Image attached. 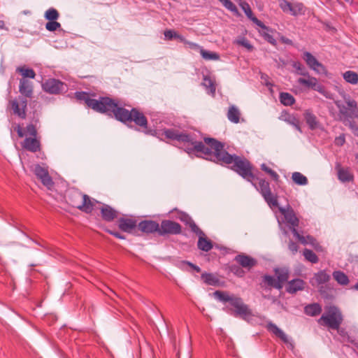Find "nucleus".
<instances>
[{
  "mask_svg": "<svg viewBox=\"0 0 358 358\" xmlns=\"http://www.w3.org/2000/svg\"><path fill=\"white\" fill-rule=\"evenodd\" d=\"M352 289L358 291V280H357V282L353 287H352Z\"/></svg>",
  "mask_w": 358,
  "mask_h": 358,
  "instance_id": "62",
  "label": "nucleus"
},
{
  "mask_svg": "<svg viewBox=\"0 0 358 358\" xmlns=\"http://www.w3.org/2000/svg\"><path fill=\"white\" fill-rule=\"evenodd\" d=\"M292 3L287 0H280L279 6L284 13H289L290 8H292Z\"/></svg>",
  "mask_w": 358,
  "mask_h": 358,
  "instance_id": "48",
  "label": "nucleus"
},
{
  "mask_svg": "<svg viewBox=\"0 0 358 358\" xmlns=\"http://www.w3.org/2000/svg\"><path fill=\"white\" fill-rule=\"evenodd\" d=\"M306 282L300 278H295L288 282L286 291L289 294H295L298 291L303 290Z\"/></svg>",
  "mask_w": 358,
  "mask_h": 358,
  "instance_id": "22",
  "label": "nucleus"
},
{
  "mask_svg": "<svg viewBox=\"0 0 358 358\" xmlns=\"http://www.w3.org/2000/svg\"><path fill=\"white\" fill-rule=\"evenodd\" d=\"M101 217L106 222H112L117 217V212L111 206L104 204L101 208Z\"/></svg>",
  "mask_w": 358,
  "mask_h": 358,
  "instance_id": "24",
  "label": "nucleus"
},
{
  "mask_svg": "<svg viewBox=\"0 0 358 358\" xmlns=\"http://www.w3.org/2000/svg\"><path fill=\"white\" fill-rule=\"evenodd\" d=\"M59 17V13L55 8H48L44 14V17L48 21L57 20Z\"/></svg>",
  "mask_w": 358,
  "mask_h": 358,
  "instance_id": "44",
  "label": "nucleus"
},
{
  "mask_svg": "<svg viewBox=\"0 0 358 358\" xmlns=\"http://www.w3.org/2000/svg\"><path fill=\"white\" fill-rule=\"evenodd\" d=\"M306 11V8L303 3L296 2L292 4V8L289 10V14L293 16H298L301 15H304Z\"/></svg>",
  "mask_w": 358,
  "mask_h": 358,
  "instance_id": "35",
  "label": "nucleus"
},
{
  "mask_svg": "<svg viewBox=\"0 0 358 358\" xmlns=\"http://www.w3.org/2000/svg\"><path fill=\"white\" fill-rule=\"evenodd\" d=\"M279 211L283 216V222L289 229L294 236L302 244H307L308 242L306 237L301 235L297 230V227L299 225V220L296 217L293 208L290 206H288L287 208L280 207Z\"/></svg>",
  "mask_w": 358,
  "mask_h": 358,
  "instance_id": "8",
  "label": "nucleus"
},
{
  "mask_svg": "<svg viewBox=\"0 0 358 358\" xmlns=\"http://www.w3.org/2000/svg\"><path fill=\"white\" fill-rule=\"evenodd\" d=\"M16 72L22 75L23 77L22 79H26L27 78L34 79L36 77L34 69L28 68L25 65L17 67Z\"/></svg>",
  "mask_w": 358,
  "mask_h": 358,
  "instance_id": "33",
  "label": "nucleus"
},
{
  "mask_svg": "<svg viewBox=\"0 0 358 358\" xmlns=\"http://www.w3.org/2000/svg\"><path fill=\"white\" fill-rule=\"evenodd\" d=\"M166 135L169 138L187 143L186 152L188 154H196L221 165H229L231 170L249 182L255 179L250 162L244 157L229 154L224 150V144L215 138H204L205 145L196 141L192 135L180 134L176 131L166 130Z\"/></svg>",
  "mask_w": 358,
  "mask_h": 358,
  "instance_id": "1",
  "label": "nucleus"
},
{
  "mask_svg": "<svg viewBox=\"0 0 358 358\" xmlns=\"http://www.w3.org/2000/svg\"><path fill=\"white\" fill-rule=\"evenodd\" d=\"M288 248L292 252L293 255H295L299 250V245L296 243L290 240L288 243Z\"/></svg>",
  "mask_w": 358,
  "mask_h": 358,
  "instance_id": "52",
  "label": "nucleus"
},
{
  "mask_svg": "<svg viewBox=\"0 0 358 358\" xmlns=\"http://www.w3.org/2000/svg\"><path fill=\"white\" fill-rule=\"evenodd\" d=\"M307 76L308 77V79L299 78L297 80V83L300 85H305L313 89H315V87L317 84V78L314 77H310L309 75Z\"/></svg>",
  "mask_w": 358,
  "mask_h": 358,
  "instance_id": "41",
  "label": "nucleus"
},
{
  "mask_svg": "<svg viewBox=\"0 0 358 358\" xmlns=\"http://www.w3.org/2000/svg\"><path fill=\"white\" fill-rule=\"evenodd\" d=\"M201 85L205 87L207 93L212 96H214L216 91V86L215 82L208 76H203V82Z\"/></svg>",
  "mask_w": 358,
  "mask_h": 358,
  "instance_id": "27",
  "label": "nucleus"
},
{
  "mask_svg": "<svg viewBox=\"0 0 358 358\" xmlns=\"http://www.w3.org/2000/svg\"><path fill=\"white\" fill-rule=\"evenodd\" d=\"M66 203L72 208H76L85 213H91L97 201L83 194L79 189L72 188L66 192Z\"/></svg>",
  "mask_w": 358,
  "mask_h": 358,
  "instance_id": "6",
  "label": "nucleus"
},
{
  "mask_svg": "<svg viewBox=\"0 0 358 358\" xmlns=\"http://www.w3.org/2000/svg\"><path fill=\"white\" fill-rule=\"evenodd\" d=\"M185 45H187L190 49L199 51L200 53H201V49H203V47L200 46L197 43L190 42L188 41H187Z\"/></svg>",
  "mask_w": 358,
  "mask_h": 358,
  "instance_id": "54",
  "label": "nucleus"
},
{
  "mask_svg": "<svg viewBox=\"0 0 358 358\" xmlns=\"http://www.w3.org/2000/svg\"><path fill=\"white\" fill-rule=\"evenodd\" d=\"M303 59L306 62L307 65L318 73L326 72L325 66L320 63L310 52H305L303 53Z\"/></svg>",
  "mask_w": 358,
  "mask_h": 358,
  "instance_id": "14",
  "label": "nucleus"
},
{
  "mask_svg": "<svg viewBox=\"0 0 358 358\" xmlns=\"http://www.w3.org/2000/svg\"><path fill=\"white\" fill-rule=\"evenodd\" d=\"M175 38L178 39L180 42L183 43L184 44H185L187 42L185 38L183 36L178 34L177 32L176 33Z\"/></svg>",
  "mask_w": 358,
  "mask_h": 358,
  "instance_id": "60",
  "label": "nucleus"
},
{
  "mask_svg": "<svg viewBox=\"0 0 358 358\" xmlns=\"http://www.w3.org/2000/svg\"><path fill=\"white\" fill-rule=\"evenodd\" d=\"M334 280L341 285H347L350 280L348 275L341 271H335L332 273Z\"/></svg>",
  "mask_w": 358,
  "mask_h": 358,
  "instance_id": "34",
  "label": "nucleus"
},
{
  "mask_svg": "<svg viewBox=\"0 0 358 358\" xmlns=\"http://www.w3.org/2000/svg\"><path fill=\"white\" fill-rule=\"evenodd\" d=\"M330 275L326 272L325 270L320 271L315 273L313 279L317 285H322L327 282L330 280Z\"/></svg>",
  "mask_w": 358,
  "mask_h": 358,
  "instance_id": "37",
  "label": "nucleus"
},
{
  "mask_svg": "<svg viewBox=\"0 0 358 358\" xmlns=\"http://www.w3.org/2000/svg\"><path fill=\"white\" fill-rule=\"evenodd\" d=\"M234 260L238 263L241 266L245 268L248 270L251 269L257 264V262L255 258L245 254L236 255Z\"/></svg>",
  "mask_w": 358,
  "mask_h": 358,
  "instance_id": "20",
  "label": "nucleus"
},
{
  "mask_svg": "<svg viewBox=\"0 0 358 358\" xmlns=\"http://www.w3.org/2000/svg\"><path fill=\"white\" fill-rule=\"evenodd\" d=\"M303 254L305 259L313 264H316L319 262V258L317 255L310 249H304Z\"/></svg>",
  "mask_w": 358,
  "mask_h": 358,
  "instance_id": "43",
  "label": "nucleus"
},
{
  "mask_svg": "<svg viewBox=\"0 0 358 358\" xmlns=\"http://www.w3.org/2000/svg\"><path fill=\"white\" fill-rule=\"evenodd\" d=\"M43 90L50 94H60L66 92L68 85L66 83L56 78H48L42 84Z\"/></svg>",
  "mask_w": 358,
  "mask_h": 358,
  "instance_id": "11",
  "label": "nucleus"
},
{
  "mask_svg": "<svg viewBox=\"0 0 358 358\" xmlns=\"http://www.w3.org/2000/svg\"><path fill=\"white\" fill-rule=\"evenodd\" d=\"M229 270L238 278H243L245 275V271L243 269L242 266L241 267L239 265L232 264L229 266Z\"/></svg>",
  "mask_w": 358,
  "mask_h": 358,
  "instance_id": "46",
  "label": "nucleus"
},
{
  "mask_svg": "<svg viewBox=\"0 0 358 358\" xmlns=\"http://www.w3.org/2000/svg\"><path fill=\"white\" fill-rule=\"evenodd\" d=\"M267 329L275 334L276 336L280 338L284 343H287L288 339L287 335L280 329H279L275 324L272 322H269L267 324Z\"/></svg>",
  "mask_w": 358,
  "mask_h": 358,
  "instance_id": "31",
  "label": "nucleus"
},
{
  "mask_svg": "<svg viewBox=\"0 0 358 358\" xmlns=\"http://www.w3.org/2000/svg\"><path fill=\"white\" fill-rule=\"evenodd\" d=\"M203 282L207 285L219 286L220 279L217 275L211 273H203L201 275Z\"/></svg>",
  "mask_w": 358,
  "mask_h": 358,
  "instance_id": "28",
  "label": "nucleus"
},
{
  "mask_svg": "<svg viewBox=\"0 0 358 358\" xmlns=\"http://www.w3.org/2000/svg\"><path fill=\"white\" fill-rule=\"evenodd\" d=\"M199 238L197 242V247L199 250L208 252L213 248V243L211 240L208 238L204 232L199 228L198 230L194 231Z\"/></svg>",
  "mask_w": 358,
  "mask_h": 358,
  "instance_id": "17",
  "label": "nucleus"
},
{
  "mask_svg": "<svg viewBox=\"0 0 358 358\" xmlns=\"http://www.w3.org/2000/svg\"><path fill=\"white\" fill-rule=\"evenodd\" d=\"M322 306L318 303H313L304 307V313L310 317H315L322 313Z\"/></svg>",
  "mask_w": 358,
  "mask_h": 358,
  "instance_id": "25",
  "label": "nucleus"
},
{
  "mask_svg": "<svg viewBox=\"0 0 358 358\" xmlns=\"http://www.w3.org/2000/svg\"><path fill=\"white\" fill-rule=\"evenodd\" d=\"M293 66L298 71V73L302 76H308L305 67L300 62H295Z\"/></svg>",
  "mask_w": 358,
  "mask_h": 358,
  "instance_id": "49",
  "label": "nucleus"
},
{
  "mask_svg": "<svg viewBox=\"0 0 358 358\" xmlns=\"http://www.w3.org/2000/svg\"><path fill=\"white\" fill-rule=\"evenodd\" d=\"M118 227L124 232L131 233L138 227L137 220L134 217H121L118 220Z\"/></svg>",
  "mask_w": 358,
  "mask_h": 358,
  "instance_id": "18",
  "label": "nucleus"
},
{
  "mask_svg": "<svg viewBox=\"0 0 358 358\" xmlns=\"http://www.w3.org/2000/svg\"><path fill=\"white\" fill-rule=\"evenodd\" d=\"M343 320V315L339 308L335 306H329L325 308V313L318 319L317 322L321 326L338 330Z\"/></svg>",
  "mask_w": 358,
  "mask_h": 358,
  "instance_id": "7",
  "label": "nucleus"
},
{
  "mask_svg": "<svg viewBox=\"0 0 358 358\" xmlns=\"http://www.w3.org/2000/svg\"><path fill=\"white\" fill-rule=\"evenodd\" d=\"M138 229L143 234H150L155 232L159 234V224L151 220H144L138 223Z\"/></svg>",
  "mask_w": 358,
  "mask_h": 358,
  "instance_id": "16",
  "label": "nucleus"
},
{
  "mask_svg": "<svg viewBox=\"0 0 358 358\" xmlns=\"http://www.w3.org/2000/svg\"><path fill=\"white\" fill-rule=\"evenodd\" d=\"M279 99L280 103L284 106H291L295 103L294 97L288 92H280Z\"/></svg>",
  "mask_w": 358,
  "mask_h": 358,
  "instance_id": "36",
  "label": "nucleus"
},
{
  "mask_svg": "<svg viewBox=\"0 0 358 358\" xmlns=\"http://www.w3.org/2000/svg\"><path fill=\"white\" fill-rule=\"evenodd\" d=\"M280 119L287 122L288 124L293 125L298 131H301L300 121L294 115H291L289 113H284L282 114Z\"/></svg>",
  "mask_w": 358,
  "mask_h": 358,
  "instance_id": "30",
  "label": "nucleus"
},
{
  "mask_svg": "<svg viewBox=\"0 0 358 358\" xmlns=\"http://www.w3.org/2000/svg\"><path fill=\"white\" fill-rule=\"evenodd\" d=\"M274 273L277 277V282L283 287V284L289 279V270L287 268H275Z\"/></svg>",
  "mask_w": 358,
  "mask_h": 358,
  "instance_id": "26",
  "label": "nucleus"
},
{
  "mask_svg": "<svg viewBox=\"0 0 358 358\" xmlns=\"http://www.w3.org/2000/svg\"><path fill=\"white\" fill-rule=\"evenodd\" d=\"M345 125H348L352 131V133L355 136H358V125L356 124L355 122L349 121V124H345Z\"/></svg>",
  "mask_w": 358,
  "mask_h": 358,
  "instance_id": "53",
  "label": "nucleus"
},
{
  "mask_svg": "<svg viewBox=\"0 0 358 358\" xmlns=\"http://www.w3.org/2000/svg\"><path fill=\"white\" fill-rule=\"evenodd\" d=\"M61 27V24L57 20L48 21L45 24V29L49 31H55Z\"/></svg>",
  "mask_w": 358,
  "mask_h": 358,
  "instance_id": "47",
  "label": "nucleus"
},
{
  "mask_svg": "<svg viewBox=\"0 0 358 358\" xmlns=\"http://www.w3.org/2000/svg\"><path fill=\"white\" fill-rule=\"evenodd\" d=\"M166 130H173V131H178V133L180 134H187V135H192L193 136H194V135L193 134H188V133H185V132H181L178 129H173V128H171V129H168V128H164L163 129H162L161 131H158L157 130H155V129H148V128L147 129H144L143 130V131L145 134H148V135H151V136H156L159 138H160V140H162V138H160V136H164V137L166 138V139H169V140H171V141H177L180 143H182L184 144V145L185 146V151L186 152V149H187V147L188 146V143H185L184 142L181 141H178L177 139H171V138H169L166 136ZM195 138V137H194Z\"/></svg>",
  "mask_w": 358,
  "mask_h": 358,
  "instance_id": "19",
  "label": "nucleus"
},
{
  "mask_svg": "<svg viewBox=\"0 0 358 358\" xmlns=\"http://www.w3.org/2000/svg\"><path fill=\"white\" fill-rule=\"evenodd\" d=\"M261 169L269 175L271 179L274 181L278 182L279 180V175L275 171L269 168L266 164H262L261 165Z\"/></svg>",
  "mask_w": 358,
  "mask_h": 358,
  "instance_id": "45",
  "label": "nucleus"
},
{
  "mask_svg": "<svg viewBox=\"0 0 358 358\" xmlns=\"http://www.w3.org/2000/svg\"><path fill=\"white\" fill-rule=\"evenodd\" d=\"M305 120L310 129H315L317 128L318 122L316 116L311 112L306 111L304 114Z\"/></svg>",
  "mask_w": 358,
  "mask_h": 358,
  "instance_id": "38",
  "label": "nucleus"
},
{
  "mask_svg": "<svg viewBox=\"0 0 358 358\" xmlns=\"http://www.w3.org/2000/svg\"><path fill=\"white\" fill-rule=\"evenodd\" d=\"M182 232L181 225L174 221L164 220L159 225V234L164 236L166 234H180Z\"/></svg>",
  "mask_w": 358,
  "mask_h": 358,
  "instance_id": "12",
  "label": "nucleus"
},
{
  "mask_svg": "<svg viewBox=\"0 0 358 358\" xmlns=\"http://www.w3.org/2000/svg\"><path fill=\"white\" fill-rule=\"evenodd\" d=\"M19 92L20 95L14 99L8 101V105L13 110V114L21 119H25L27 117V106L28 99L32 97L33 86L31 83L27 79H20L19 85Z\"/></svg>",
  "mask_w": 358,
  "mask_h": 358,
  "instance_id": "5",
  "label": "nucleus"
},
{
  "mask_svg": "<svg viewBox=\"0 0 358 358\" xmlns=\"http://www.w3.org/2000/svg\"><path fill=\"white\" fill-rule=\"evenodd\" d=\"M257 189L270 207L278 206V197L274 195L271 189L270 184L263 178H259Z\"/></svg>",
  "mask_w": 358,
  "mask_h": 358,
  "instance_id": "10",
  "label": "nucleus"
},
{
  "mask_svg": "<svg viewBox=\"0 0 358 358\" xmlns=\"http://www.w3.org/2000/svg\"><path fill=\"white\" fill-rule=\"evenodd\" d=\"M240 6L244 11L246 16L250 20H252L255 24H257L258 27H259L262 29L268 30V27L261 20H259V19H257V17L254 16L250 5L247 2H245V1L241 2Z\"/></svg>",
  "mask_w": 358,
  "mask_h": 358,
  "instance_id": "21",
  "label": "nucleus"
},
{
  "mask_svg": "<svg viewBox=\"0 0 358 358\" xmlns=\"http://www.w3.org/2000/svg\"><path fill=\"white\" fill-rule=\"evenodd\" d=\"M34 173L48 189H51L53 187L54 182L47 169L38 164L34 168Z\"/></svg>",
  "mask_w": 358,
  "mask_h": 358,
  "instance_id": "13",
  "label": "nucleus"
},
{
  "mask_svg": "<svg viewBox=\"0 0 358 358\" xmlns=\"http://www.w3.org/2000/svg\"><path fill=\"white\" fill-rule=\"evenodd\" d=\"M40 126L39 114L37 111H34L30 119L29 123L23 129L20 125H17L15 130L20 138L26 135L30 137H26L22 143V148L31 152H39L41 150L40 138L38 137L37 129Z\"/></svg>",
  "mask_w": 358,
  "mask_h": 358,
  "instance_id": "3",
  "label": "nucleus"
},
{
  "mask_svg": "<svg viewBox=\"0 0 358 358\" xmlns=\"http://www.w3.org/2000/svg\"><path fill=\"white\" fill-rule=\"evenodd\" d=\"M337 331H338L340 335H343L344 331H345L344 329H341L340 330V329L338 330H337Z\"/></svg>",
  "mask_w": 358,
  "mask_h": 358,
  "instance_id": "63",
  "label": "nucleus"
},
{
  "mask_svg": "<svg viewBox=\"0 0 358 358\" xmlns=\"http://www.w3.org/2000/svg\"><path fill=\"white\" fill-rule=\"evenodd\" d=\"M237 43L241 46L245 47L249 51H252L253 50V46L250 44L249 41L245 38L237 41Z\"/></svg>",
  "mask_w": 358,
  "mask_h": 358,
  "instance_id": "51",
  "label": "nucleus"
},
{
  "mask_svg": "<svg viewBox=\"0 0 358 358\" xmlns=\"http://www.w3.org/2000/svg\"><path fill=\"white\" fill-rule=\"evenodd\" d=\"M263 32L261 34L263 37L264 38L265 40H266L268 43H270L272 45H275L276 43V41L275 39L273 37V36H271V34H269L268 33V30H266V29H263Z\"/></svg>",
  "mask_w": 358,
  "mask_h": 358,
  "instance_id": "50",
  "label": "nucleus"
},
{
  "mask_svg": "<svg viewBox=\"0 0 358 358\" xmlns=\"http://www.w3.org/2000/svg\"><path fill=\"white\" fill-rule=\"evenodd\" d=\"M345 142L344 134H341L335 138V144L338 146H342Z\"/></svg>",
  "mask_w": 358,
  "mask_h": 358,
  "instance_id": "56",
  "label": "nucleus"
},
{
  "mask_svg": "<svg viewBox=\"0 0 358 358\" xmlns=\"http://www.w3.org/2000/svg\"><path fill=\"white\" fill-rule=\"evenodd\" d=\"M93 96H95L94 94L84 91L76 92L74 94V97L78 101L85 103L87 108L97 113L106 114L125 124L133 122L143 130L147 129L148 119L136 108L128 110L124 108L117 99L108 96H100L99 99H95L92 98Z\"/></svg>",
  "mask_w": 358,
  "mask_h": 358,
  "instance_id": "2",
  "label": "nucleus"
},
{
  "mask_svg": "<svg viewBox=\"0 0 358 358\" xmlns=\"http://www.w3.org/2000/svg\"><path fill=\"white\" fill-rule=\"evenodd\" d=\"M355 159L358 163V153L355 155Z\"/></svg>",
  "mask_w": 358,
  "mask_h": 358,
  "instance_id": "64",
  "label": "nucleus"
},
{
  "mask_svg": "<svg viewBox=\"0 0 358 358\" xmlns=\"http://www.w3.org/2000/svg\"><path fill=\"white\" fill-rule=\"evenodd\" d=\"M189 266H190L193 270H194L196 273H200L201 272V268L200 267H199L198 266L189 262H185Z\"/></svg>",
  "mask_w": 358,
  "mask_h": 358,
  "instance_id": "59",
  "label": "nucleus"
},
{
  "mask_svg": "<svg viewBox=\"0 0 358 358\" xmlns=\"http://www.w3.org/2000/svg\"><path fill=\"white\" fill-rule=\"evenodd\" d=\"M335 169L337 172L338 179L341 182H350L354 180V174L350 170V167H343L339 162L335 164Z\"/></svg>",
  "mask_w": 358,
  "mask_h": 358,
  "instance_id": "15",
  "label": "nucleus"
},
{
  "mask_svg": "<svg viewBox=\"0 0 358 358\" xmlns=\"http://www.w3.org/2000/svg\"><path fill=\"white\" fill-rule=\"evenodd\" d=\"M260 285L262 287L265 289H271L273 287L280 290L282 288V286L277 282L276 279L273 276L269 275H265L263 276Z\"/></svg>",
  "mask_w": 358,
  "mask_h": 358,
  "instance_id": "23",
  "label": "nucleus"
},
{
  "mask_svg": "<svg viewBox=\"0 0 358 358\" xmlns=\"http://www.w3.org/2000/svg\"><path fill=\"white\" fill-rule=\"evenodd\" d=\"M280 41L281 43H282L284 44L290 45H292L293 44L292 40H290L289 38H287L285 36H282L280 38Z\"/></svg>",
  "mask_w": 358,
  "mask_h": 358,
  "instance_id": "58",
  "label": "nucleus"
},
{
  "mask_svg": "<svg viewBox=\"0 0 358 358\" xmlns=\"http://www.w3.org/2000/svg\"><path fill=\"white\" fill-rule=\"evenodd\" d=\"M179 220L183 222L185 225L188 226L192 232L198 230L199 228L192 218L186 213L181 212L178 216Z\"/></svg>",
  "mask_w": 358,
  "mask_h": 358,
  "instance_id": "29",
  "label": "nucleus"
},
{
  "mask_svg": "<svg viewBox=\"0 0 358 358\" xmlns=\"http://www.w3.org/2000/svg\"><path fill=\"white\" fill-rule=\"evenodd\" d=\"M240 117L241 113L238 109L234 106H229L227 112L228 120L233 123L237 124L240 121Z\"/></svg>",
  "mask_w": 358,
  "mask_h": 358,
  "instance_id": "32",
  "label": "nucleus"
},
{
  "mask_svg": "<svg viewBox=\"0 0 358 358\" xmlns=\"http://www.w3.org/2000/svg\"><path fill=\"white\" fill-rule=\"evenodd\" d=\"M217 299L222 303H229L226 307L227 312L231 313L234 317H240L246 320L252 315V310L248 306L243 303V299L234 294H229L224 291L217 290L213 293Z\"/></svg>",
  "mask_w": 358,
  "mask_h": 358,
  "instance_id": "4",
  "label": "nucleus"
},
{
  "mask_svg": "<svg viewBox=\"0 0 358 358\" xmlns=\"http://www.w3.org/2000/svg\"><path fill=\"white\" fill-rule=\"evenodd\" d=\"M200 54L202 56V57L207 61L219 60L220 58V55L218 53L206 50L203 48L201 49Z\"/></svg>",
  "mask_w": 358,
  "mask_h": 358,
  "instance_id": "42",
  "label": "nucleus"
},
{
  "mask_svg": "<svg viewBox=\"0 0 358 358\" xmlns=\"http://www.w3.org/2000/svg\"><path fill=\"white\" fill-rule=\"evenodd\" d=\"M292 179L293 182L298 185H306L308 182L306 176L300 172H294L292 175Z\"/></svg>",
  "mask_w": 358,
  "mask_h": 358,
  "instance_id": "39",
  "label": "nucleus"
},
{
  "mask_svg": "<svg viewBox=\"0 0 358 358\" xmlns=\"http://www.w3.org/2000/svg\"><path fill=\"white\" fill-rule=\"evenodd\" d=\"M176 31L172 29H167L164 31V34L166 39L168 40H172L173 38H175Z\"/></svg>",
  "mask_w": 358,
  "mask_h": 358,
  "instance_id": "55",
  "label": "nucleus"
},
{
  "mask_svg": "<svg viewBox=\"0 0 358 358\" xmlns=\"http://www.w3.org/2000/svg\"><path fill=\"white\" fill-rule=\"evenodd\" d=\"M340 114L343 117V122L353 121L354 119L358 118V107L355 100L348 97L345 99L344 104L339 106Z\"/></svg>",
  "mask_w": 358,
  "mask_h": 358,
  "instance_id": "9",
  "label": "nucleus"
},
{
  "mask_svg": "<svg viewBox=\"0 0 358 358\" xmlns=\"http://www.w3.org/2000/svg\"><path fill=\"white\" fill-rule=\"evenodd\" d=\"M106 231L108 233H109L110 234L114 236L117 238H119V239H124L125 238V237L123 235H122L120 233H119L117 231H112V230H109V229H107Z\"/></svg>",
  "mask_w": 358,
  "mask_h": 358,
  "instance_id": "57",
  "label": "nucleus"
},
{
  "mask_svg": "<svg viewBox=\"0 0 358 358\" xmlns=\"http://www.w3.org/2000/svg\"><path fill=\"white\" fill-rule=\"evenodd\" d=\"M343 79L348 83L356 85L358 83V73L352 71H347L343 74Z\"/></svg>",
  "mask_w": 358,
  "mask_h": 358,
  "instance_id": "40",
  "label": "nucleus"
},
{
  "mask_svg": "<svg viewBox=\"0 0 358 358\" xmlns=\"http://www.w3.org/2000/svg\"><path fill=\"white\" fill-rule=\"evenodd\" d=\"M5 28V23L3 20H0V29H3Z\"/></svg>",
  "mask_w": 358,
  "mask_h": 358,
  "instance_id": "61",
  "label": "nucleus"
}]
</instances>
